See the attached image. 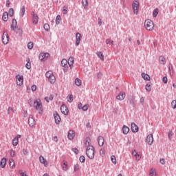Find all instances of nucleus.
Wrapping results in <instances>:
<instances>
[{"label": "nucleus", "mask_w": 176, "mask_h": 176, "mask_svg": "<svg viewBox=\"0 0 176 176\" xmlns=\"http://www.w3.org/2000/svg\"><path fill=\"white\" fill-rule=\"evenodd\" d=\"M34 107L35 109L38 111L39 115H42V113H43V109L42 102H41V100H36L34 102Z\"/></svg>", "instance_id": "nucleus-1"}, {"label": "nucleus", "mask_w": 176, "mask_h": 176, "mask_svg": "<svg viewBox=\"0 0 176 176\" xmlns=\"http://www.w3.org/2000/svg\"><path fill=\"white\" fill-rule=\"evenodd\" d=\"M94 146H89L87 147L86 148V155L89 159L93 160L94 159Z\"/></svg>", "instance_id": "nucleus-2"}, {"label": "nucleus", "mask_w": 176, "mask_h": 176, "mask_svg": "<svg viewBox=\"0 0 176 176\" xmlns=\"http://www.w3.org/2000/svg\"><path fill=\"white\" fill-rule=\"evenodd\" d=\"M144 27L147 31H152V30H153V27H155L153 21L151 19L146 20L144 22Z\"/></svg>", "instance_id": "nucleus-3"}, {"label": "nucleus", "mask_w": 176, "mask_h": 176, "mask_svg": "<svg viewBox=\"0 0 176 176\" xmlns=\"http://www.w3.org/2000/svg\"><path fill=\"white\" fill-rule=\"evenodd\" d=\"M132 9L134 14H138V10L140 9V2L137 0H134L132 3Z\"/></svg>", "instance_id": "nucleus-4"}, {"label": "nucleus", "mask_w": 176, "mask_h": 176, "mask_svg": "<svg viewBox=\"0 0 176 176\" xmlns=\"http://www.w3.org/2000/svg\"><path fill=\"white\" fill-rule=\"evenodd\" d=\"M2 42L3 45H8V43H9V36H8L7 32H4L3 34Z\"/></svg>", "instance_id": "nucleus-5"}, {"label": "nucleus", "mask_w": 176, "mask_h": 176, "mask_svg": "<svg viewBox=\"0 0 176 176\" xmlns=\"http://www.w3.org/2000/svg\"><path fill=\"white\" fill-rule=\"evenodd\" d=\"M54 118L56 124H60L61 122V118L57 111L54 112Z\"/></svg>", "instance_id": "nucleus-6"}, {"label": "nucleus", "mask_w": 176, "mask_h": 176, "mask_svg": "<svg viewBox=\"0 0 176 176\" xmlns=\"http://www.w3.org/2000/svg\"><path fill=\"white\" fill-rule=\"evenodd\" d=\"M50 54L49 53H41L38 56L40 61H45L49 57Z\"/></svg>", "instance_id": "nucleus-7"}, {"label": "nucleus", "mask_w": 176, "mask_h": 176, "mask_svg": "<svg viewBox=\"0 0 176 176\" xmlns=\"http://www.w3.org/2000/svg\"><path fill=\"white\" fill-rule=\"evenodd\" d=\"M129 102L130 105H131V107H133V108H135V107L137 105V102L135 101V98H134L133 96H130L129 98Z\"/></svg>", "instance_id": "nucleus-8"}, {"label": "nucleus", "mask_w": 176, "mask_h": 176, "mask_svg": "<svg viewBox=\"0 0 176 176\" xmlns=\"http://www.w3.org/2000/svg\"><path fill=\"white\" fill-rule=\"evenodd\" d=\"M60 111L63 115H65L66 116H67V115H68L69 110H68V107H67V105L62 104L60 106Z\"/></svg>", "instance_id": "nucleus-9"}, {"label": "nucleus", "mask_w": 176, "mask_h": 176, "mask_svg": "<svg viewBox=\"0 0 176 176\" xmlns=\"http://www.w3.org/2000/svg\"><path fill=\"white\" fill-rule=\"evenodd\" d=\"M16 79L17 85L21 86L23 85V82L24 80L23 76L17 75V76H16Z\"/></svg>", "instance_id": "nucleus-10"}, {"label": "nucleus", "mask_w": 176, "mask_h": 176, "mask_svg": "<svg viewBox=\"0 0 176 176\" xmlns=\"http://www.w3.org/2000/svg\"><path fill=\"white\" fill-rule=\"evenodd\" d=\"M82 40V34L78 32L76 34V46H79L80 41Z\"/></svg>", "instance_id": "nucleus-11"}, {"label": "nucleus", "mask_w": 176, "mask_h": 176, "mask_svg": "<svg viewBox=\"0 0 176 176\" xmlns=\"http://www.w3.org/2000/svg\"><path fill=\"white\" fill-rule=\"evenodd\" d=\"M146 141L149 145H152V144H153V135L152 133L148 134Z\"/></svg>", "instance_id": "nucleus-12"}, {"label": "nucleus", "mask_w": 176, "mask_h": 176, "mask_svg": "<svg viewBox=\"0 0 176 176\" xmlns=\"http://www.w3.org/2000/svg\"><path fill=\"white\" fill-rule=\"evenodd\" d=\"M32 23L34 24H38V22L39 21V17L38 16V14L32 12Z\"/></svg>", "instance_id": "nucleus-13"}, {"label": "nucleus", "mask_w": 176, "mask_h": 176, "mask_svg": "<svg viewBox=\"0 0 176 176\" xmlns=\"http://www.w3.org/2000/svg\"><path fill=\"white\" fill-rule=\"evenodd\" d=\"M10 28H11L12 31H14V30L18 28L17 21L16 20V19H12Z\"/></svg>", "instance_id": "nucleus-14"}, {"label": "nucleus", "mask_w": 176, "mask_h": 176, "mask_svg": "<svg viewBox=\"0 0 176 176\" xmlns=\"http://www.w3.org/2000/svg\"><path fill=\"white\" fill-rule=\"evenodd\" d=\"M28 124L30 127H34L35 126V119L32 116H30L28 119Z\"/></svg>", "instance_id": "nucleus-15"}, {"label": "nucleus", "mask_w": 176, "mask_h": 176, "mask_svg": "<svg viewBox=\"0 0 176 176\" xmlns=\"http://www.w3.org/2000/svg\"><path fill=\"white\" fill-rule=\"evenodd\" d=\"M131 129L132 130V133H138V126H137L135 123L132 122L131 124Z\"/></svg>", "instance_id": "nucleus-16"}, {"label": "nucleus", "mask_w": 176, "mask_h": 176, "mask_svg": "<svg viewBox=\"0 0 176 176\" xmlns=\"http://www.w3.org/2000/svg\"><path fill=\"white\" fill-rule=\"evenodd\" d=\"M125 98H126V94L124 92H120V94H118L116 96V98L118 100H120V101H122V100H124Z\"/></svg>", "instance_id": "nucleus-17"}, {"label": "nucleus", "mask_w": 176, "mask_h": 176, "mask_svg": "<svg viewBox=\"0 0 176 176\" xmlns=\"http://www.w3.org/2000/svg\"><path fill=\"white\" fill-rule=\"evenodd\" d=\"M75 137V132L72 130H69L67 133V138L69 140H74V138Z\"/></svg>", "instance_id": "nucleus-18"}, {"label": "nucleus", "mask_w": 176, "mask_h": 176, "mask_svg": "<svg viewBox=\"0 0 176 176\" xmlns=\"http://www.w3.org/2000/svg\"><path fill=\"white\" fill-rule=\"evenodd\" d=\"M6 166V158L3 157L0 162V167L1 168H5V166Z\"/></svg>", "instance_id": "nucleus-19"}, {"label": "nucleus", "mask_w": 176, "mask_h": 176, "mask_svg": "<svg viewBox=\"0 0 176 176\" xmlns=\"http://www.w3.org/2000/svg\"><path fill=\"white\" fill-rule=\"evenodd\" d=\"M98 142L99 146H102L104 145V138L102 136H98Z\"/></svg>", "instance_id": "nucleus-20"}, {"label": "nucleus", "mask_w": 176, "mask_h": 176, "mask_svg": "<svg viewBox=\"0 0 176 176\" xmlns=\"http://www.w3.org/2000/svg\"><path fill=\"white\" fill-rule=\"evenodd\" d=\"M8 19H9V14L8 12H4L2 16V20L3 21H8Z\"/></svg>", "instance_id": "nucleus-21"}, {"label": "nucleus", "mask_w": 176, "mask_h": 176, "mask_svg": "<svg viewBox=\"0 0 176 176\" xmlns=\"http://www.w3.org/2000/svg\"><path fill=\"white\" fill-rule=\"evenodd\" d=\"M129 131H130V129L129 128V126L124 125L122 127L123 134H129Z\"/></svg>", "instance_id": "nucleus-22"}, {"label": "nucleus", "mask_w": 176, "mask_h": 176, "mask_svg": "<svg viewBox=\"0 0 176 176\" xmlns=\"http://www.w3.org/2000/svg\"><path fill=\"white\" fill-rule=\"evenodd\" d=\"M159 61L160 64H162V65H164L166 64V58L163 56H160L159 58Z\"/></svg>", "instance_id": "nucleus-23"}, {"label": "nucleus", "mask_w": 176, "mask_h": 176, "mask_svg": "<svg viewBox=\"0 0 176 176\" xmlns=\"http://www.w3.org/2000/svg\"><path fill=\"white\" fill-rule=\"evenodd\" d=\"M48 80L51 85H53L56 82V76H54V75H52L51 77L48 78Z\"/></svg>", "instance_id": "nucleus-24"}, {"label": "nucleus", "mask_w": 176, "mask_h": 176, "mask_svg": "<svg viewBox=\"0 0 176 176\" xmlns=\"http://www.w3.org/2000/svg\"><path fill=\"white\" fill-rule=\"evenodd\" d=\"M142 77L143 78V79H144V80H151V77L149 76V75H148L145 73H142Z\"/></svg>", "instance_id": "nucleus-25"}, {"label": "nucleus", "mask_w": 176, "mask_h": 176, "mask_svg": "<svg viewBox=\"0 0 176 176\" xmlns=\"http://www.w3.org/2000/svg\"><path fill=\"white\" fill-rule=\"evenodd\" d=\"M67 63L69 64V67H70V68H72V65H74V57L69 58V60L67 61Z\"/></svg>", "instance_id": "nucleus-26"}, {"label": "nucleus", "mask_w": 176, "mask_h": 176, "mask_svg": "<svg viewBox=\"0 0 176 176\" xmlns=\"http://www.w3.org/2000/svg\"><path fill=\"white\" fill-rule=\"evenodd\" d=\"M98 57H99V58H100V60H102V61H104V54H102V52H98L96 53Z\"/></svg>", "instance_id": "nucleus-27"}, {"label": "nucleus", "mask_w": 176, "mask_h": 176, "mask_svg": "<svg viewBox=\"0 0 176 176\" xmlns=\"http://www.w3.org/2000/svg\"><path fill=\"white\" fill-rule=\"evenodd\" d=\"M9 162H10L9 164H10V166L11 167V168H14V166H15L14 160L10 159Z\"/></svg>", "instance_id": "nucleus-28"}, {"label": "nucleus", "mask_w": 176, "mask_h": 176, "mask_svg": "<svg viewBox=\"0 0 176 176\" xmlns=\"http://www.w3.org/2000/svg\"><path fill=\"white\" fill-rule=\"evenodd\" d=\"M82 5L84 8L86 9V8H87V6L89 5V1H87V0H82Z\"/></svg>", "instance_id": "nucleus-29"}, {"label": "nucleus", "mask_w": 176, "mask_h": 176, "mask_svg": "<svg viewBox=\"0 0 176 176\" xmlns=\"http://www.w3.org/2000/svg\"><path fill=\"white\" fill-rule=\"evenodd\" d=\"M12 145L13 146H17V145H19V140L14 138L12 140Z\"/></svg>", "instance_id": "nucleus-30"}, {"label": "nucleus", "mask_w": 176, "mask_h": 176, "mask_svg": "<svg viewBox=\"0 0 176 176\" xmlns=\"http://www.w3.org/2000/svg\"><path fill=\"white\" fill-rule=\"evenodd\" d=\"M68 64V60L67 59H63L60 63V65L62 67H65Z\"/></svg>", "instance_id": "nucleus-31"}, {"label": "nucleus", "mask_w": 176, "mask_h": 176, "mask_svg": "<svg viewBox=\"0 0 176 176\" xmlns=\"http://www.w3.org/2000/svg\"><path fill=\"white\" fill-rule=\"evenodd\" d=\"M52 76H53V72H52V71H48V72H47L45 73V76H46V78H47L48 79H49L50 78H51Z\"/></svg>", "instance_id": "nucleus-32"}, {"label": "nucleus", "mask_w": 176, "mask_h": 176, "mask_svg": "<svg viewBox=\"0 0 176 176\" xmlns=\"http://www.w3.org/2000/svg\"><path fill=\"white\" fill-rule=\"evenodd\" d=\"M14 14V10L13 8H10L8 11V15L10 17H13V15Z\"/></svg>", "instance_id": "nucleus-33"}, {"label": "nucleus", "mask_w": 176, "mask_h": 176, "mask_svg": "<svg viewBox=\"0 0 176 176\" xmlns=\"http://www.w3.org/2000/svg\"><path fill=\"white\" fill-rule=\"evenodd\" d=\"M75 83L76 86H80L82 85V80H80V79L77 78L75 80Z\"/></svg>", "instance_id": "nucleus-34"}, {"label": "nucleus", "mask_w": 176, "mask_h": 176, "mask_svg": "<svg viewBox=\"0 0 176 176\" xmlns=\"http://www.w3.org/2000/svg\"><path fill=\"white\" fill-rule=\"evenodd\" d=\"M61 20V16L60 15H57L56 17V24L58 25L60 24V21Z\"/></svg>", "instance_id": "nucleus-35"}, {"label": "nucleus", "mask_w": 176, "mask_h": 176, "mask_svg": "<svg viewBox=\"0 0 176 176\" xmlns=\"http://www.w3.org/2000/svg\"><path fill=\"white\" fill-rule=\"evenodd\" d=\"M39 160H40V163H42V164H45V163H46V160L42 155L39 157Z\"/></svg>", "instance_id": "nucleus-36"}, {"label": "nucleus", "mask_w": 176, "mask_h": 176, "mask_svg": "<svg viewBox=\"0 0 176 176\" xmlns=\"http://www.w3.org/2000/svg\"><path fill=\"white\" fill-rule=\"evenodd\" d=\"M157 14H159V9L156 8L153 12V17H157Z\"/></svg>", "instance_id": "nucleus-37"}, {"label": "nucleus", "mask_w": 176, "mask_h": 176, "mask_svg": "<svg viewBox=\"0 0 176 176\" xmlns=\"http://www.w3.org/2000/svg\"><path fill=\"white\" fill-rule=\"evenodd\" d=\"M44 30H45V31H47V32H49V31H50V25H49V24H47V23H45V24H44Z\"/></svg>", "instance_id": "nucleus-38"}, {"label": "nucleus", "mask_w": 176, "mask_h": 176, "mask_svg": "<svg viewBox=\"0 0 176 176\" xmlns=\"http://www.w3.org/2000/svg\"><path fill=\"white\" fill-rule=\"evenodd\" d=\"M34 47V43L32 42H29L28 43V49H29L30 50H31L32 49H33Z\"/></svg>", "instance_id": "nucleus-39"}, {"label": "nucleus", "mask_w": 176, "mask_h": 176, "mask_svg": "<svg viewBox=\"0 0 176 176\" xmlns=\"http://www.w3.org/2000/svg\"><path fill=\"white\" fill-rule=\"evenodd\" d=\"M145 89L146 91H151L152 90V87H151V84H146L145 86Z\"/></svg>", "instance_id": "nucleus-40"}, {"label": "nucleus", "mask_w": 176, "mask_h": 176, "mask_svg": "<svg viewBox=\"0 0 176 176\" xmlns=\"http://www.w3.org/2000/svg\"><path fill=\"white\" fill-rule=\"evenodd\" d=\"M79 160L80 163H85L86 162V157L83 155L80 156Z\"/></svg>", "instance_id": "nucleus-41"}, {"label": "nucleus", "mask_w": 176, "mask_h": 176, "mask_svg": "<svg viewBox=\"0 0 176 176\" xmlns=\"http://www.w3.org/2000/svg\"><path fill=\"white\" fill-rule=\"evenodd\" d=\"M28 61L25 65V67L27 68V69H31V62H30V58L28 59Z\"/></svg>", "instance_id": "nucleus-42"}, {"label": "nucleus", "mask_w": 176, "mask_h": 176, "mask_svg": "<svg viewBox=\"0 0 176 176\" xmlns=\"http://www.w3.org/2000/svg\"><path fill=\"white\" fill-rule=\"evenodd\" d=\"M111 160L113 164H116V157L115 155H111Z\"/></svg>", "instance_id": "nucleus-43"}, {"label": "nucleus", "mask_w": 176, "mask_h": 176, "mask_svg": "<svg viewBox=\"0 0 176 176\" xmlns=\"http://www.w3.org/2000/svg\"><path fill=\"white\" fill-rule=\"evenodd\" d=\"M110 43H111V45H113V43H114L113 41H112L111 38L107 39L106 40V44L107 45H110Z\"/></svg>", "instance_id": "nucleus-44"}, {"label": "nucleus", "mask_w": 176, "mask_h": 176, "mask_svg": "<svg viewBox=\"0 0 176 176\" xmlns=\"http://www.w3.org/2000/svg\"><path fill=\"white\" fill-rule=\"evenodd\" d=\"M24 14H25V6H23L22 8H21V15L23 17V16H24Z\"/></svg>", "instance_id": "nucleus-45"}, {"label": "nucleus", "mask_w": 176, "mask_h": 176, "mask_svg": "<svg viewBox=\"0 0 176 176\" xmlns=\"http://www.w3.org/2000/svg\"><path fill=\"white\" fill-rule=\"evenodd\" d=\"M67 167V163L63 162V164L62 165V168L63 171H67V170H68Z\"/></svg>", "instance_id": "nucleus-46"}, {"label": "nucleus", "mask_w": 176, "mask_h": 176, "mask_svg": "<svg viewBox=\"0 0 176 176\" xmlns=\"http://www.w3.org/2000/svg\"><path fill=\"white\" fill-rule=\"evenodd\" d=\"M80 168L79 164H76L74 166V170L75 172L78 171Z\"/></svg>", "instance_id": "nucleus-47"}, {"label": "nucleus", "mask_w": 176, "mask_h": 176, "mask_svg": "<svg viewBox=\"0 0 176 176\" xmlns=\"http://www.w3.org/2000/svg\"><path fill=\"white\" fill-rule=\"evenodd\" d=\"M72 151L75 153V155H78V153H79V150H78L77 148H72Z\"/></svg>", "instance_id": "nucleus-48"}, {"label": "nucleus", "mask_w": 176, "mask_h": 176, "mask_svg": "<svg viewBox=\"0 0 176 176\" xmlns=\"http://www.w3.org/2000/svg\"><path fill=\"white\" fill-rule=\"evenodd\" d=\"M81 109L82 111H87V109H89V104H85L82 106Z\"/></svg>", "instance_id": "nucleus-49"}, {"label": "nucleus", "mask_w": 176, "mask_h": 176, "mask_svg": "<svg viewBox=\"0 0 176 176\" xmlns=\"http://www.w3.org/2000/svg\"><path fill=\"white\" fill-rule=\"evenodd\" d=\"M100 156H102L103 157V156H105V151H104V149L101 148L100 150Z\"/></svg>", "instance_id": "nucleus-50"}, {"label": "nucleus", "mask_w": 176, "mask_h": 176, "mask_svg": "<svg viewBox=\"0 0 176 176\" xmlns=\"http://www.w3.org/2000/svg\"><path fill=\"white\" fill-rule=\"evenodd\" d=\"M172 108L173 109H175L176 108V100H173L171 102Z\"/></svg>", "instance_id": "nucleus-51"}, {"label": "nucleus", "mask_w": 176, "mask_h": 176, "mask_svg": "<svg viewBox=\"0 0 176 176\" xmlns=\"http://www.w3.org/2000/svg\"><path fill=\"white\" fill-rule=\"evenodd\" d=\"M168 78H167V77L166 76H164L163 77V78H162V82H163V83H165V84H166L167 83V82H168Z\"/></svg>", "instance_id": "nucleus-52"}, {"label": "nucleus", "mask_w": 176, "mask_h": 176, "mask_svg": "<svg viewBox=\"0 0 176 176\" xmlns=\"http://www.w3.org/2000/svg\"><path fill=\"white\" fill-rule=\"evenodd\" d=\"M174 67L173 66V64L171 63H169L168 69L170 72L173 71Z\"/></svg>", "instance_id": "nucleus-53"}, {"label": "nucleus", "mask_w": 176, "mask_h": 176, "mask_svg": "<svg viewBox=\"0 0 176 176\" xmlns=\"http://www.w3.org/2000/svg\"><path fill=\"white\" fill-rule=\"evenodd\" d=\"M23 155H25V156H27L28 155V151L25 148H23Z\"/></svg>", "instance_id": "nucleus-54"}, {"label": "nucleus", "mask_w": 176, "mask_h": 176, "mask_svg": "<svg viewBox=\"0 0 176 176\" xmlns=\"http://www.w3.org/2000/svg\"><path fill=\"white\" fill-rule=\"evenodd\" d=\"M74 96H72V94L69 95V100H68L69 102H72V101H74Z\"/></svg>", "instance_id": "nucleus-55"}, {"label": "nucleus", "mask_w": 176, "mask_h": 176, "mask_svg": "<svg viewBox=\"0 0 176 176\" xmlns=\"http://www.w3.org/2000/svg\"><path fill=\"white\" fill-rule=\"evenodd\" d=\"M168 135L169 140H171V138H173V131H170L168 132Z\"/></svg>", "instance_id": "nucleus-56"}, {"label": "nucleus", "mask_w": 176, "mask_h": 176, "mask_svg": "<svg viewBox=\"0 0 176 176\" xmlns=\"http://www.w3.org/2000/svg\"><path fill=\"white\" fill-rule=\"evenodd\" d=\"M155 175V170L153 168H151L150 170V176H153Z\"/></svg>", "instance_id": "nucleus-57"}, {"label": "nucleus", "mask_w": 176, "mask_h": 176, "mask_svg": "<svg viewBox=\"0 0 176 176\" xmlns=\"http://www.w3.org/2000/svg\"><path fill=\"white\" fill-rule=\"evenodd\" d=\"M85 146H87V148L88 146H90V142H89V140H86L85 142Z\"/></svg>", "instance_id": "nucleus-58"}, {"label": "nucleus", "mask_w": 176, "mask_h": 176, "mask_svg": "<svg viewBox=\"0 0 176 176\" xmlns=\"http://www.w3.org/2000/svg\"><path fill=\"white\" fill-rule=\"evenodd\" d=\"M78 109H82V108H83V104L80 102L78 103Z\"/></svg>", "instance_id": "nucleus-59"}, {"label": "nucleus", "mask_w": 176, "mask_h": 176, "mask_svg": "<svg viewBox=\"0 0 176 176\" xmlns=\"http://www.w3.org/2000/svg\"><path fill=\"white\" fill-rule=\"evenodd\" d=\"M10 156H11V157H14V150H11Z\"/></svg>", "instance_id": "nucleus-60"}, {"label": "nucleus", "mask_w": 176, "mask_h": 176, "mask_svg": "<svg viewBox=\"0 0 176 176\" xmlns=\"http://www.w3.org/2000/svg\"><path fill=\"white\" fill-rule=\"evenodd\" d=\"M98 24L101 25L102 24V21L101 20V18L98 19Z\"/></svg>", "instance_id": "nucleus-61"}, {"label": "nucleus", "mask_w": 176, "mask_h": 176, "mask_svg": "<svg viewBox=\"0 0 176 176\" xmlns=\"http://www.w3.org/2000/svg\"><path fill=\"white\" fill-rule=\"evenodd\" d=\"M63 67L64 72H67V71H68V65L63 66Z\"/></svg>", "instance_id": "nucleus-62"}, {"label": "nucleus", "mask_w": 176, "mask_h": 176, "mask_svg": "<svg viewBox=\"0 0 176 176\" xmlns=\"http://www.w3.org/2000/svg\"><path fill=\"white\" fill-rule=\"evenodd\" d=\"M32 90L33 91H36V85H32Z\"/></svg>", "instance_id": "nucleus-63"}, {"label": "nucleus", "mask_w": 176, "mask_h": 176, "mask_svg": "<svg viewBox=\"0 0 176 176\" xmlns=\"http://www.w3.org/2000/svg\"><path fill=\"white\" fill-rule=\"evenodd\" d=\"M160 163H161V164H164V163H165L164 159V158L160 159Z\"/></svg>", "instance_id": "nucleus-64"}]
</instances>
